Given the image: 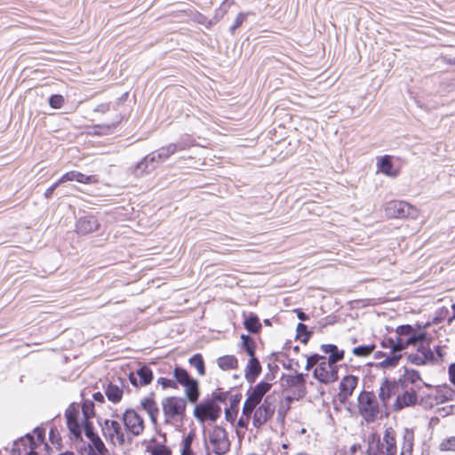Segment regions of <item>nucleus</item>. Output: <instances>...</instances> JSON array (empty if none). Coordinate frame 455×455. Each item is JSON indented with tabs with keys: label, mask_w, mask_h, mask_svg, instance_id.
<instances>
[{
	"label": "nucleus",
	"mask_w": 455,
	"mask_h": 455,
	"mask_svg": "<svg viewBox=\"0 0 455 455\" xmlns=\"http://www.w3.org/2000/svg\"><path fill=\"white\" fill-rule=\"evenodd\" d=\"M425 385L419 373L415 370H405L403 383L395 400L393 408L399 411L407 407L414 406L418 402L417 392Z\"/></svg>",
	"instance_id": "nucleus-1"
},
{
	"label": "nucleus",
	"mask_w": 455,
	"mask_h": 455,
	"mask_svg": "<svg viewBox=\"0 0 455 455\" xmlns=\"http://www.w3.org/2000/svg\"><path fill=\"white\" fill-rule=\"evenodd\" d=\"M187 397L168 396L163 399L161 405L164 424L176 429L182 427L186 419Z\"/></svg>",
	"instance_id": "nucleus-2"
},
{
	"label": "nucleus",
	"mask_w": 455,
	"mask_h": 455,
	"mask_svg": "<svg viewBox=\"0 0 455 455\" xmlns=\"http://www.w3.org/2000/svg\"><path fill=\"white\" fill-rule=\"evenodd\" d=\"M360 416L367 422L376 421L381 414V406L373 392L362 391L357 397Z\"/></svg>",
	"instance_id": "nucleus-3"
},
{
	"label": "nucleus",
	"mask_w": 455,
	"mask_h": 455,
	"mask_svg": "<svg viewBox=\"0 0 455 455\" xmlns=\"http://www.w3.org/2000/svg\"><path fill=\"white\" fill-rule=\"evenodd\" d=\"M173 376L176 383L180 384L185 388V395L188 402L196 403L200 396L197 380L191 378L188 371L180 366L174 368Z\"/></svg>",
	"instance_id": "nucleus-4"
},
{
	"label": "nucleus",
	"mask_w": 455,
	"mask_h": 455,
	"mask_svg": "<svg viewBox=\"0 0 455 455\" xmlns=\"http://www.w3.org/2000/svg\"><path fill=\"white\" fill-rule=\"evenodd\" d=\"M122 420L127 433V443H131L133 437L140 435L145 428L144 420L133 409H127L122 415Z\"/></svg>",
	"instance_id": "nucleus-5"
},
{
	"label": "nucleus",
	"mask_w": 455,
	"mask_h": 455,
	"mask_svg": "<svg viewBox=\"0 0 455 455\" xmlns=\"http://www.w3.org/2000/svg\"><path fill=\"white\" fill-rule=\"evenodd\" d=\"M385 212L388 218H411L418 217V209L405 201L394 200L386 204Z\"/></svg>",
	"instance_id": "nucleus-6"
},
{
	"label": "nucleus",
	"mask_w": 455,
	"mask_h": 455,
	"mask_svg": "<svg viewBox=\"0 0 455 455\" xmlns=\"http://www.w3.org/2000/svg\"><path fill=\"white\" fill-rule=\"evenodd\" d=\"M209 443L212 446V451L216 455H224L230 450V443L227 431L220 426H215L210 430Z\"/></svg>",
	"instance_id": "nucleus-7"
},
{
	"label": "nucleus",
	"mask_w": 455,
	"mask_h": 455,
	"mask_svg": "<svg viewBox=\"0 0 455 455\" xmlns=\"http://www.w3.org/2000/svg\"><path fill=\"white\" fill-rule=\"evenodd\" d=\"M221 408L212 400H204L195 407L194 416L196 419L204 423L205 420L210 419L215 421L220 417Z\"/></svg>",
	"instance_id": "nucleus-8"
},
{
	"label": "nucleus",
	"mask_w": 455,
	"mask_h": 455,
	"mask_svg": "<svg viewBox=\"0 0 455 455\" xmlns=\"http://www.w3.org/2000/svg\"><path fill=\"white\" fill-rule=\"evenodd\" d=\"M102 431L105 437L114 444L124 445L127 443V433H124L121 424L116 420L106 419Z\"/></svg>",
	"instance_id": "nucleus-9"
},
{
	"label": "nucleus",
	"mask_w": 455,
	"mask_h": 455,
	"mask_svg": "<svg viewBox=\"0 0 455 455\" xmlns=\"http://www.w3.org/2000/svg\"><path fill=\"white\" fill-rule=\"evenodd\" d=\"M314 377L321 383L330 384L335 382L338 376V368L323 358V361L315 367Z\"/></svg>",
	"instance_id": "nucleus-10"
},
{
	"label": "nucleus",
	"mask_w": 455,
	"mask_h": 455,
	"mask_svg": "<svg viewBox=\"0 0 455 455\" xmlns=\"http://www.w3.org/2000/svg\"><path fill=\"white\" fill-rule=\"evenodd\" d=\"M402 383L403 376H401L397 380H390L388 379H384L382 380L379 389V397L381 401L382 406L385 407L391 397H397Z\"/></svg>",
	"instance_id": "nucleus-11"
},
{
	"label": "nucleus",
	"mask_w": 455,
	"mask_h": 455,
	"mask_svg": "<svg viewBox=\"0 0 455 455\" xmlns=\"http://www.w3.org/2000/svg\"><path fill=\"white\" fill-rule=\"evenodd\" d=\"M84 430L85 436L91 441L95 449V451L91 450L89 455H106L108 450L100 437L94 432L93 425L91 421H84Z\"/></svg>",
	"instance_id": "nucleus-12"
},
{
	"label": "nucleus",
	"mask_w": 455,
	"mask_h": 455,
	"mask_svg": "<svg viewBox=\"0 0 455 455\" xmlns=\"http://www.w3.org/2000/svg\"><path fill=\"white\" fill-rule=\"evenodd\" d=\"M425 341H419V346L418 347L417 353L409 355V360L411 363L422 365L428 362H433L435 360L434 353L431 348L425 344Z\"/></svg>",
	"instance_id": "nucleus-13"
},
{
	"label": "nucleus",
	"mask_w": 455,
	"mask_h": 455,
	"mask_svg": "<svg viewBox=\"0 0 455 455\" xmlns=\"http://www.w3.org/2000/svg\"><path fill=\"white\" fill-rule=\"evenodd\" d=\"M273 414L274 409L267 402V398H266L264 403L255 409L252 419L253 426L255 427H260L272 417Z\"/></svg>",
	"instance_id": "nucleus-14"
},
{
	"label": "nucleus",
	"mask_w": 455,
	"mask_h": 455,
	"mask_svg": "<svg viewBox=\"0 0 455 455\" xmlns=\"http://www.w3.org/2000/svg\"><path fill=\"white\" fill-rule=\"evenodd\" d=\"M414 337L403 339L400 336L386 338L382 340L381 345L384 348L389 349V352H402L404 348L411 345Z\"/></svg>",
	"instance_id": "nucleus-15"
},
{
	"label": "nucleus",
	"mask_w": 455,
	"mask_h": 455,
	"mask_svg": "<svg viewBox=\"0 0 455 455\" xmlns=\"http://www.w3.org/2000/svg\"><path fill=\"white\" fill-rule=\"evenodd\" d=\"M153 373L149 367L144 365L135 372H131L129 379L134 387L146 386L152 381Z\"/></svg>",
	"instance_id": "nucleus-16"
},
{
	"label": "nucleus",
	"mask_w": 455,
	"mask_h": 455,
	"mask_svg": "<svg viewBox=\"0 0 455 455\" xmlns=\"http://www.w3.org/2000/svg\"><path fill=\"white\" fill-rule=\"evenodd\" d=\"M99 228L98 220L92 215L80 218L76 224V229L79 235H88L98 230Z\"/></svg>",
	"instance_id": "nucleus-17"
},
{
	"label": "nucleus",
	"mask_w": 455,
	"mask_h": 455,
	"mask_svg": "<svg viewBox=\"0 0 455 455\" xmlns=\"http://www.w3.org/2000/svg\"><path fill=\"white\" fill-rule=\"evenodd\" d=\"M358 384V378L354 375L345 376L339 383V395L341 400L350 397Z\"/></svg>",
	"instance_id": "nucleus-18"
},
{
	"label": "nucleus",
	"mask_w": 455,
	"mask_h": 455,
	"mask_svg": "<svg viewBox=\"0 0 455 455\" xmlns=\"http://www.w3.org/2000/svg\"><path fill=\"white\" fill-rule=\"evenodd\" d=\"M395 336H400L403 339L414 337L411 345H416L419 341H425L427 335L423 331L417 332L411 325L404 324L396 328Z\"/></svg>",
	"instance_id": "nucleus-19"
},
{
	"label": "nucleus",
	"mask_w": 455,
	"mask_h": 455,
	"mask_svg": "<svg viewBox=\"0 0 455 455\" xmlns=\"http://www.w3.org/2000/svg\"><path fill=\"white\" fill-rule=\"evenodd\" d=\"M381 443L385 448V455H396V434L392 427H387L385 429Z\"/></svg>",
	"instance_id": "nucleus-20"
},
{
	"label": "nucleus",
	"mask_w": 455,
	"mask_h": 455,
	"mask_svg": "<svg viewBox=\"0 0 455 455\" xmlns=\"http://www.w3.org/2000/svg\"><path fill=\"white\" fill-rule=\"evenodd\" d=\"M285 382L288 387L295 388L299 397H303L306 395L305 377L303 373L288 375L285 379Z\"/></svg>",
	"instance_id": "nucleus-21"
},
{
	"label": "nucleus",
	"mask_w": 455,
	"mask_h": 455,
	"mask_svg": "<svg viewBox=\"0 0 455 455\" xmlns=\"http://www.w3.org/2000/svg\"><path fill=\"white\" fill-rule=\"evenodd\" d=\"M245 379L249 383H253L261 372V365L255 356H251L244 371Z\"/></svg>",
	"instance_id": "nucleus-22"
},
{
	"label": "nucleus",
	"mask_w": 455,
	"mask_h": 455,
	"mask_svg": "<svg viewBox=\"0 0 455 455\" xmlns=\"http://www.w3.org/2000/svg\"><path fill=\"white\" fill-rule=\"evenodd\" d=\"M270 383L260 381L251 391H248V396L251 400L259 404L263 396L270 390Z\"/></svg>",
	"instance_id": "nucleus-23"
},
{
	"label": "nucleus",
	"mask_w": 455,
	"mask_h": 455,
	"mask_svg": "<svg viewBox=\"0 0 455 455\" xmlns=\"http://www.w3.org/2000/svg\"><path fill=\"white\" fill-rule=\"evenodd\" d=\"M140 405L142 409L148 414L152 424L156 425L159 408L156 401L152 397H145L140 401Z\"/></svg>",
	"instance_id": "nucleus-24"
},
{
	"label": "nucleus",
	"mask_w": 455,
	"mask_h": 455,
	"mask_svg": "<svg viewBox=\"0 0 455 455\" xmlns=\"http://www.w3.org/2000/svg\"><path fill=\"white\" fill-rule=\"evenodd\" d=\"M73 180H76L79 183L91 184L92 182H95L96 179L93 175H85L76 171L68 172L60 179V182L62 183Z\"/></svg>",
	"instance_id": "nucleus-25"
},
{
	"label": "nucleus",
	"mask_w": 455,
	"mask_h": 455,
	"mask_svg": "<svg viewBox=\"0 0 455 455\" xmlns=\"http://www.w3.org/2000/svg\"><path fill=\"white\" fill-rule=\"evenodd\" d=\"M186 148V145L183 143H172L165 147H162L157 151H156L157 155L158 162H164L167 160L172 155L175 154L179 150H183Z\"/></svg>",
	"instance_id": "nucleus-26"
},
{
	"label": "nucleus",
	"mask_w": 455,
	"mask_h": 455,
	"mask_svg": "<svg viewBox=\"0 0 455 455\" xmlns=\"http://www.w3.org/2000/svg\"><path fill=\"white\" fill-rule=\"evenodd\" d=\"M414 444V433L411 428H404L400 455H411Z\"/></svg>",
	"instance_id": "nucleus-27"
},
{
	"label": "nucleus",
	"mask_w": 455,
	"mask_h": 455,
	"mask_svg": "<svg viewBox=\"0 0 455 455\" xmlns=\"http://www.w3.org/2000/svg\"><path fill=\"white\" fill-rule=\"evenodd\" d=\"M368 455H385V448L381 443V439L372 435L368 441Z\"/></svg>",
	"instance_id": "nucleus-28"
},
{
	"label": "nucleus",
	"mask_w": 455,
	"mask_h": 455,
	"mask_svg": "<svg viewBox=\"0 0 455 455\" xmlns=\"http://www.w3.org/2000/svg\"><path fill=\"white\" fill-rule=\"evenodd\" d=\"M123 394V389L112 383L108 384L105 390L107 398L114 403H117L122 400Z\"/></svg>",
	"instance_id": "nucleus-29"
},
{
	"label": "nucleus",
	"mask_w": 455,
	"mask_h": 455,
	"mask_svg": "<svg viewBox=\"0 0 455 455\" xmlns=\"http://www.w3.org/2000/svg\"><path fill=\"white\" fill-rule=\"evenodd\" d=\"M401 357V352H388L386 354L385 358L379 362V365L384 369L393 368L398 364Z\"/></svg>",
	"instance_id": "nucleus-30"
},
{
	"label": "nucleus",
	"mask_w": 455,
	"mask_h": 455,
	"mask_svg": "<svg viewBox=\"0 0 455 455\" xmlns=\"http://www.w3.org/2000/svg\"><path fill=\"white\" fill-rule=\"evenodd\" d=\"M243 326L250 333H258L261 329V323L257 315H250L244 318Z\"/></svg>",
	"instance_id": "nucleus-31"
},
{
	"label": "nucleus",
	"mask_w": 455,
	"mask_h": 455,
	"mask_svg": "<svg viewBox=\"0 0 455 455\" xmlns=\"http://www.w3.org/2000/svg\"><path fill=\"white\" fill-rule=\"evenodd\" d=\"M393 163L391 157L387 155L382 156L379 162V169L387 176L395 177L397 173L392 171Z\"/></svg>",
	"instance_id": "nucleus-32"
},
{
	"label": "nucleus",
	"mask_w": 455,
	"mask_h": 455,
	"mask_svg": "<svg viewBox=\"0 0 455 455\" xmlns=\"http://www.w3.org/2000/svg\"><path fill=\"white\" fill-rule=\"evenodd\" d=\"M218 365L222 370H233L237 368L238 361L234 355H224L218 359Z\"/></svg>",
	"instance_id": "nucleus-33"
},
{
	"label": "nucleus",
	"mask_w": 455,
	"mask_h": 455,
	"mask_svg": "<svg viewBox=\"0 0 455 455\" xmlns=\"http://www.w3.org/2000/svg\"><path fill=\"white\" fill-rule=\"evenodd\" d=\"M296 339L300 340L303 344H307L312 335V331H308L307 325L299 323L296 327Z\"/></svg>",
	"instance_id": "nucleus-34"
},
{
	"label": "nucleus",
	"mask_w": 455,
	"mask_h": 455,
	"mask_svg": "<svg viewBox=\"0 0 455 455\" xmlns=\"http://www.w3.org/2000/svg\"><path fill=\"white\" fill-rule=\"evenodd\" d=\"M188 362L192 367L197 370L199 375L204 376L205 374L204 362L201 354L192 355Z\"/></svg>",
	"instance_id": "nucleus-35"
},
{
	"label": "nucleus",
	"mask_w": 455,
	"mask_h": 455,
	"mask_svg": "<svg viewBox=\"0 0 455 455\" xmlns=\"http://www.w3.org/2000/svg\"><path fill=\"white\" fill-rule=\"evenodd\" d=\"M233 4V1L225 0L221 4L219 9L216 10L213 20H211L208 22V25L211 26L213 23H217L228 11L229 7Z\"/></svg>",
	"instance_id": "nucleus-36"
},
{
	"label": "nucleus",
	"mask_w": 455,
	"mask_h": 455,
	"mask_svg": "<svg viewBox=\"0 0 455 455\" xmlns=\"http://www.w3.org/2000/svg\"><path fill=\"white\" fill-rule=\"evenodd\" d=\"M242 339V346L246 351L247 355L251 356H255V342L254 340L249 336L245 334L241 335Z\"/></svg>",
	"instance_id": "nucleus-37"
},
{
	"label": "nucleus",
	"mask_w": 455,
	"mask_h": 455,
	"mask_svg": "<svg viewBox=\"0 0 455 455\" xmlns=\"http://www.w3.org/2000/svg\"><path fill=\"white\" fill-rule=\"evenodd\" d=\"M375 349V345L368 344L358 346L353 348L352 353L358 357H364L371 355Z\"/></svg>",
	"instance_id": "nucleus-38"
},
{
	"label": "nucleus",
	"mask_w": 455,
	"mask_h": 455,
	"mask_svg": "<svg viewBox=\"0 0 455 455\" xmlns=\"http://www.w3.org/2000/svg\"><path fill=\"white\" fill-rule=\"evenodd\" d=\"M82 412L84 417V421H89V419L94 416V403L90 400H85L82 405Z\"/></svg>",
	"instance_id": "nucleus-39"
},
{
	"label": "nucleus",
	"mask_w": 455,
	"mask_h": 455,
	"mask_svg": "<svg viewBox=\"0 0 455 455\" xmlns=\"http://www.w3.org/2000/svg\"><path fill=\"white\" fill-rule=\"evenodd\" d=\"M439 449L443 451H455V436H450L442 440Z\"/></svg>",
	"instance_id": "nucleus-40"
},
{
	"label": "nucleus",
	"mask_w": 455,
	"mask_h": 455,
	"mask_svg": "<svg viewBox=\"0 0 455 455\" xmlns=\"http://www.w3.org/2000/svg\"><path fill=\"white\" fill-rule=\"evenodd\" d=\"M20 442L23 445H28L31 449V451L28 453V455H38L36 451H35V449L36 447V443L35 441V438L32 435L27 434L25 437L21 438Z\"/></svg>",
	"instance_id": "nucleus-41"
},
{
	"label": "nucleus",
	"mask_w": 455,
	"mask_h": 455,
	"mask_svg": "<svg viewBox=\"0 0 455 455\" xmlns=\"http://www.w3.org/2000/svg\"><path fill=\"white\" fill-rule=\"evenodd\" d=\"M194 439L193 434H188L183 440L181 455H194L191 445Z\"/></svg>",
	"instance_id": "nucleus-42"
},
{
	"label": "nucleus",
	"mask_w": 455,
	"mask_h": 455,
	"mask_svg": "<svg viewBox=\"0 0 455 455\" xmlns=\"http://www.w3.org/2000/svg\"><path fill=\"white\" fill-rule=\"evenodd\" d=\"M258 405L259 404L247 397L243 406V415L244 417L250 418L251 414L255 411V409Z\"/></svg>",
	"instance_id": "nucleus-43"
},
{
	"label": "nucleus",
	"mask_w": 455,
	"mask_h": 455,
	"mask_svg": "<svg viewBox=\"0 0 455 455\" xmlns=\"http://www.w3.org/2000/svg\"><path fill=\"white\" fill-rule=\"evenodd\" d=\"M67 425L69 431L76 438L81 437L82 431L78 419L67 421Z\"/></svg>",
	"instance_id": "nucleus-44"
},
{
	"label": "nucleus",
	"mask_w": 455,
	"mask_h": 455,
	"mask_svg": "<svg viewBox=\"0 0 455 455\" xmlns=\"http://www.w3.org/2000/svg\"><path fill=\"white\" fill-rule=\"evenodd\" d=\"M78 415H79V410H78V407L75 404H70L65 412L67 421L78 419H77Z\"/></svg>",
	"instance_id": "nucleus-45"
},
{
	"label": "nucleus",
	"mask_w": 455,
	"mask_h": 455,
	"mask_svg": "<svg viewBox=\"0 0 455 455\" xmlns=\"http://www.w3.org/2000/svg\"><path fill=\"white\" fill-rule=\"evenodd\" d=\"M150 171V165L148 162H146V158L144 157L140 162H139L134 169L135 175H142L145 172H148Z\"/></svg>",
	"instance_id": "nucleus-46"
},
{
	"label": "nucleus",
	"mask_w": 455,
	"mask_h": 455,
	"mask_svg": "<svg viewBox=\"0 0 455 455\" xmlns=\"http://www.w3.org/2000/svg\"><path fill=\"white\" fill-rule=\"evenodd\" d=\"M150 455H172L171 450L165 445L158 444L148 450Z\"/></svg>",
	"instance_id": "nucleus-47"
},
{
	"label": "nucleus",
	"mask_w": 455,
	"mask_h": 455,
	"mask_svg": "<svg viewBox=\"0 0 455 455\" xmlns=\"http://www.w3.org/2000/svg\"><path fill=\"white\" fill-rule=\"evenodd\" d=\"M323 358H325L323 355H320L318 354H314L307 358V364H306V370L309 371L313 366L318 365L320 360L323 361Z\"/></svg>",
	"instance_id": "nucleus-48"
},
{
	"label": "nucleus",
	"mask_w": 455,
	"mask_h": 455,
	"mask_svg": "<svg viewBox=\"0 0 455 455\" xmlns=\"http://www.w3.org/2000/svg\"><path fill=\"white\" fill-rule=\"evenodd\" d=\"M64 103V98L62 95L54 94L49 99V104L52 108H60Z\"/></svg>",
	"instance_id": "nucleus-49"
},
{
	"label": "nucleus",
	"mask_w": 455,
	"mask_h": 455,
	"mask_svg": "<svg viewBox=\"0 0 455 455\" xmlns=\"http://www.w3.org/2000/svg\"><path fill=\"white\" fill-rule=\"evenodd\" d=\"M248 14L249 13L240 12L236 16L234 24L230 27L231 34H234L235 31L243 23Z\"/></svg>",
	"instance_id": "nucleus-50"
},
{
	"label": "nucleus",
	"mask_w": 455,
	"mask_h": 455,
	"mask_svg": "<svg viewBox=\"0 0 455 455\" xmlns=\"http://www.w3.org/2000/svg\"><path fill=\"white\" fill-rule=\"evenodd\" d=\"M338 321H339V318L336 315H329L326 317L321 319L318 323H319V327L322 329L327 325L334 324Z\"/></svg>",
	"instance_id": "nucleus-51"
},
{
	"label": "nucleus",
	"mask_w": 455,
	"mask_h": 455,
	"mask_svg": "<svg viewBox=\"0 0 455 455\" xmlns=\"http://www.w3.org/2000/svg\"><path fill=\"white\" fill-rule=\"evenodd\" d=\"M344 357V351L343 350H337L335 353H331V355H329L328 360H326L328 363H330L332 365H335L336 363L341 361Z\"/></svg>",
	"instance_id": "nucleus-52"
},
{
	"label": "nucleus",
	"mask_w": 455,
	"mask_h": 455,
	"mask_svg": "<svg viewBox=\"0 0 455 455\" xmlns=\"http://www.w3.org/2000/svg\"><path fill=\"white\" fill-rule=\"evenodd\" d=\"M157 383L159 385H161L163 388H167V387L177 388L178 387L175 380L163 378V377H161L157 379Z\"/></svg>",
	"instance_id": "nucleus-53"
},
{
	"label": "nucleus",
	"mask_w": 455,
	"mask_h": 455,
	"mask_svg": "<svg viewBox=\"0 0 455 455\" xmlns=\"http://www.w3.org/2000/svg\"><path fill=\"white\" fill-rule=\"evenodd\" d=\"M146 162H148L150 165V170H154L156 167V164L159 163L157 161V155L155 152H152L145 156Z\"/></svg>",
	"instance_id": "nucleus-54"
},
{
	"label": "nucleus",
	"mask_w": 455,
	"mask_h": 455,
	"mask_svg": "<svg viewBox=\"0 0 455 455\" xmlns=\"http://www.w3.org/2000/svg\"><path fill=\"white\" fill-rule=\"evenodd\" d=\"M228 396H229L228 392L213 393L212 400L214 401L216 403H217V402L226 403Z\"/></svg>",
	"instance_id": "nucleus-55"
},
{
	"label": "nucleus",
	"mask_w": 455,
	"mask_h": 455,
	"mask_svg": "<svg viewBox=\"0 0 455 455\" xmlns=\"http://www.w3.org/2000/svg\"><path fill=\"white\" fill-rule=\"evenodd\" d=\"M34 434L36 435L37 441L36 442V446L44 442L45 431L42 427H36L34 429Z\"/></svg>",
	"instance_id": "nucleus-56"
},
{
	"label": "nucleus",
	"mask_w": 455,
	"mask_h": 455,
	"mask_svg": "<svg viewBox=\"0 0 455 455\" xmlns=\"http://www.w3.org/2000/svg\"><path fill=\"white\" fill-rule=\"evenodd\" d=\"M237 414L236 409L228 408L225 410V416L228 421L233 422Z\"/></svg>",
	"instance_id": "nucleus-57"
},
{
	"label": "nucleus",
	"mask_w": 455,
	"mask_h": 455,
	"mask_svg": "<svg viewBox=\"0 0 455 455\" xmlns=\"http://www.w3.org/2000/svg\"><path fill=\"white\" fill-rule=\"evenodd\" d=\"M241 398H242V395H231L230 396V407L229 408L236 409L237 410V406H238V403H239Z\"/></svg>",
	"instance_id": "nucleus-58"
},
{
	"label": "nucleus",
	"mask_w": 455,
	"mask_h": 455,
	"mask_svg": "<svg viewBox=\"0 0 455 455\" xmlns=\"http://www.w3.org/2000/svg\"><path fill=\"white\" fill-rule=\"evenodd\" d=\"M60 183H61V182H60V180H59L57 182H55V183H54V184H52L50 188H48L46 189V191L44 192V196H45L46 198H49V197L52 195L53 191L57 188V187H58Z\"/></svg>",
	"instance_id": "nucleus-59"
},
{
	"label": "nucleus",
	"mask_w": 455,
	"mask_h": 455,
	"mask_svg": "<svg viewBox=\"0 0 455 455\" xmlns=\"http://www.w3.org/2000/svg\"><path fill=\"white\" fill-rule=\"evenodd\" d=\"M449 377L451 382L455 386V363L449 366Z\"/></svg>",
	"instance_id": "nucleus-60"
},
{
	"label": "nucleus",
	"mask_w": 455,
	"mask_h": 455,
	"mask_svg": "<svg viewBox=\"0 0 455 455\" xmlns=\"http://www.w3.org/2000/svg\"><path fill=\"white\" fill-rule=\"evenodd\" d=\"M321 348L325 354H329L331 351V349H336V345L323 344L322 345Z\"/></svg>",
	"instance_id": "nucleus-61"
},
{
	"label": "nucleus",
	"mask_w": 455,
	"mask_h": 455,
	"mask_svg": "<svg viewBox=\"0 0 455 455\" xmlns=\"http://www.w3.org/2000/svg\"><path fill=\"white\" fill-rule=\"evenodd\" d=\"M249 419L250 418H247V417H245V418L241 417L237 422L238 427L246 428L248 426Z\"/></svg>",
	"instance_id": "nucleus-62"
},
{
	"label": "nucleus",
	"mask_w": 455,
	"mask_h": 455,
	"mask_svg": "<svg viewBox=\"0 0 455 455\" xmlns=\"http://www.w3.org/2000/svg\"><path fill=\"white\" fill-rule=\"evenodd\" d=\"M300 397L298 396V392L294 391L293 394L291 395H287L285 397V401L287 402L288 403V406L290 405V403L293 401V400H299Z\"/></svg>",
	"instance_id": "nucleus-63"
},
{
	"label": "nucleus",
	"mask_w": 455,
	"mask_h": 455,
	"mask_svg": "<svg viewBox=\"0 0 455 455\" xmlns=\"http://www.w3.org/2000/svg\"><path fill=\"white\" fill-rule=\"evenodd\" d=\"M92 397L95 401L103 403L104 402V395L100 392H96L92 395Z\"/></svg>",
	"instance_id": "nucleus-64"
}]
</instances>
